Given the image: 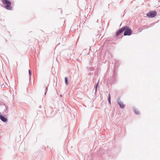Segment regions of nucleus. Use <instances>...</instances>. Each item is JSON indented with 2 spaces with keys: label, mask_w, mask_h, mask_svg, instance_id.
<instances>
[{
  "label": "nucleus",
  "mask_w": 160,
  "mask_h": 160,
  "mask_svg": "<svg viewBox=\"0 0 160 160\" xmlns=\"http://www.w3.org/2000/svg\"><path fill=\"white\" fill-rule=\"evenodd\" d=\"M2 3L6 5L5 7L8 10H12V7L11 6V3L8 0H2Z\"/></svg>",
  "instance_id": "nucleus-1"
},
{
  "label": "nucleus",
  "mask_w": 160,
  "mask_h": 160,
  "mask_svg": "<svg viewBox=\"0 0 160 160\" xmlns=\"http://www.w3.org/2000/svg\"><path fill=\"white\" fill-rule=\"evenodd\" d=\"M124 28H127L124 31V35L126 36H129L131 35L132 33V31L131 29L128 26H125Z\"/></svg>",
  "instance_id": "nucleus-2"
},
{
  "label": "nucleus",
  "mask_w": 160,
  "mask_h": 160,
  "mask_svg": "<svg viewBox=\"0 0 160 160\" xmlns=\"http://www.w3.org/2000/svg\"><path fill=\"white\" fill-rule=\"evenodd\" d=\"M146 15L149 18H153L157 16V12L155 11H150L148 12Z\"/></svg>",
  "instance_id": "nucleus-3"
},
{
  "label": "nucleus",
  "mask_w": 160,
  "mask_h": 160,
  "mask_svg": "<svg viewBox=\"0 0 160 160\" xmlns=\"http://www.w3.org/2000/svg\"><path fill=\"white\" fill-rule=\"evenodd\" d=\"M127 28H124V27H122V28L120 29L117 32H116V36L117 37L119 36L120 34L122 33V32H124L125 29Z\"/></svg>",
  "instance_id": "nucleus-4"
},
{
  "label": "nucleus",
  "mask_w": 160,
  "mask_h": 160,
  "mask_svg": "<svg viewBox=\"0 0 160 160\" xmlns=\"http://www.w3.org/2000/svg\"><path fill=\"white\" fill-rule=\"evenodd\" d=\"M117 103L119 106L122 109H123L125 108V105L123 104L122 102L120 101V98H118L117 99Z\"/></svg>",
  "instance_id": "nucleus-5"
},
{
  "label": "nucleus",
  "mask_w": 160,
  "mask_h": 160,
  "mask_svg": "<svg viewBox=\"0 0 160 160\" xmlns=\"http://www.w3.org/2000/svg\"><path fill=\"white\" fill-rule=\"evenodd\" d=\"M0 119L4 122H6L8 121L7 118H5L3 115H0Z\"/></svg>",
  "instance_id": "nucleus-6"
},
{
  "label": "nucleus",
  "mask_w": 160,
  "mask_h": 160,
  "mask_svg": "<svg viewBox=\"0 0 160 160\" xmlns=\"http://www.w3.org/2000/svg\"><path fill=\"white\" fill-rule=\"evenodd\" d=\"M99 82H98L96 84H95V93L97 91L98 88H99Z\"/></svg>",
  "instance_id": "nucleus-7"
},
{
  "label": "nucleus",
  "mask_w": 160,
  "mask_h": 160,
  "mask_svg": "<svg viewBox=\"0 0 160 160\" xmlns=\"http://www.w3.org/2000/svg\"><path fill=\"white\" fill-rule=\"evenodd\" d=\"M68 80L67 77H65V84L67 85L68 84Z\"/></svg>",
  "instance_id": "nucleus-8"
},
{
  "label": "nucleus",
  "mask_w": 160,
  "mask_h": 160,
  "mask_svg": "<svg viewBox=\"0 0 160 160\" xmlns=\"http://www.w3.org/2000/svg\"><path fill=\"white\" fill-rule=\"evenodd\" d=\"M134 111L135 114L138 115L139 114V112L138 110L135 108H134Z\"/></svg>",
  "instance_id": "nucleus-9"
},
{
  "label": "nucleus",
  "mask_w": 160,
  "mask_h": 160,
  "mask_svg": "<svg viewBox=\"0 0 160 160\" xmlns=\"http://www.w3.org/2000/svg\"><path fill=\"white\" fill-rule=\"evenodd\" d=\"M108 102H109V103L110 104H111V96H110V94L109 93L108 94Z\"/></svg>",
  "instance_id": "nucleus-10"
},
{
  "label": "nucleus",
  "mask_w": 160,
  "mask_h": 160,
  "mask_svg": "<svg viewBox=\"0 0 160 160\" xmlns=\"http://www.w3.org/2000/svg\"><path fill=\"white\" fill-rule=\"evenodd\" d=\"M4 104V105L5 106V109L4 110V111L5 112H8V106L6 105H5V104Z\"/></svg>",
  "instance_id": "nucleus-11"
},
{
  "label": "nucleus",
  "mask_w": 160,
  "mask_h": 160,
  "mask_svg": "<svg viewBox=\"0 0 160 160\" xmlns=\"http://www.w3.org/2000/svg\"><path fill=\"white\" fill-rule=\"evenodd\" d=\"M29 79H30V80L31 78V75H32L31 72L29 73Z\"/></svg>",
  "instance_id": "nucleus-12"
},
{
  "label": "nucleus",
  "mask_w": 160,
  "mask_h": 160,
  "mask_svg": "<svg viewBox=\"0 0 160 160\" xmlns=\"http://www.w3.org/2000/svg\"><path fill=\"white\" fill-rule=\"evenodd\" d=\"M47 90H48V87H46V89H45V94H44L45 95H46V92L47 91Z\"/></svg>",
  "instance_id": "nucleus-13"
},
{
  "label": "nucleus",
  "mask_w": 160,
  "mask_h": 160,
  "mask_svg": "<svg viewBox=\"0 0 160 160\" xmlns=\"http://www.w3.org/2000/svg\"><path fill=\"white\" fill-rule=\"evenodd\" d=\"M151 26H149V27H150ZM148 28V27H145V26H144V27H143V28L142 29H144L145 28Z\"/></svg>",
  "instance_id": "nucleus-14"
},
{
  "label": "nucleus",
  "mask_w": 160,
  "mask_h": 160,
  "mask_svg": "<svg viewBox=\"0 0 160 160\" xmlns=\"http://www.w3.org/2000/svg\"><path fill=\"white\" fill-rule=\"evenodd\" d=\"M113 74H114V76L116 74V72H115V70L114 69V71H113Z\"/></svg>",
  "instance_id": "nucleus-15"
},
{
  "label": "nucleus",
  "mask_w": 160,
  "mask_h": 160,
  "mask_svg": "<svg viewBox=\"0 0 160 160\" xmlns=\"http://www.w3.org/2000/svg\"><path fill=\"white\" fill-rule=\"evenodd\" d=\"M31 72V70H30V69H29V70H28V72H29V73L30 72Z\"/></svg>",
  "instance_id": "nucleus-16"
},
{
  "label": "nucleus",
  "mask_w": 160,
  "mask_h": 160,
  "mask_svg": "<svg viewBox=\"0 0 160 160\" xmlns=\"http://www.w3.org/2000/svg\"><path fill=\"white\" fill-rule=\"evenodd\" d=\"M60 96V97H62V95L61 94Z\"/></svg>",
  "instance_id": "nucleus-17"
}]
</instances>
